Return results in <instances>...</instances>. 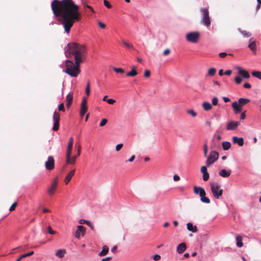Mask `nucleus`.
<instances>
[{"instance_id":"a19ab883","label":"nucleus","mask_w":261,"mask_h":261,"mask_svg":"<svg viewBox=\"0 0 261 261\" xmlns=\"http://www.w3.org/2000/svg\"><path fill=\"white\" fill-rule=\"evenodd\" d=\"M234 81L237 84H239L242 82V79L240 76H237L234 78Z\"/></svg>"},{"instance_id":"aec40b11","label":"nucleus","mask_w":261,"mask_h":261,"mask_svg":"<svg viewBox=\"0 0 261 261\" xmlns=\"http://www.w3.org/2000/svg\"><path fill=\"white\" fill-rule=\"evenodd\" d=\"M186 249V245L185 243H180L177 247V251L178 253H182Z\"/></svg>"},{"instance_id":"5fc2aeb1","label":"nucleus","mask_w":261,"mask_h":261,"mask_svg":"<svg viewBox=\"0 0 261 261\" xmlns=\"http://www.w3.org/2000/svg\"><path fill=\"white\" fill-rule=\"evenodd\" d=\"M107 102L110 105H113L115 102V100L114 99L110 98L107 100Z\"/></svg>"},{"instance_id":"a211bd4d","label":"nucleus","mask_w":261,"mask_h":261,"mask_svg":"<svg viewBox=\"0 0 261 261\" xmlns=\"http://www.w3.org/2000/svg\"><path fill=\"white\" fill-rule=\"evenodd\" d=\"M231 174V171H227L225 169H222L219 172V175L223 177H227Z\"/></svg>"},{"instance_id":"8fccbe9b","label":"nucleus","mask_w":261,"mask_h":261,"mask_svg":"<svg viewBox=\"0 0 261 261\" xmlns=\"http://www.w3.org/2000/svg\"><path fill=\"white\" fill-rule=\"evenodd\" d=\"M202 173H207V167L206 166H202L200 169Z\"/></svg>"},{"instance_id":"f3484780","label":"nucleus","mask_w":261,"mask_h":261,"mask_svg":"<svg viewBox=\"0 0 261 261\" xmlns=\"http://www.w3.org/2000/svg\"><path fill=\"white\" fill-rule=\"evenodd\" d=\"M232 141L234 144H238L240 146L244 145V139L243 138H238L236 136L232 137Z\"/></svg>"},{"instance_id":"a878e982","label":"nucleus","mask_w":261,"mask_h":261,"mask_svg":"<svg viewBox=\"0 0 261 261\" xmlns=\"http://www.w3.org/2000/svg\"><path fill=\"white\" fill-rule=\"evenodd\" d=\"M66 253V250L65 249H59L57 251L56 253V255L59 257V258H62L64 257Z\"/></svg>"},{"instance_id":"6ab92c4d","label":"nucleus","mask_w":261,"mask_h":261,"mask_svg":"<svg viewBox=\"0 0 261 261\" xmlns=\"http://www.w3.org/2000/svg\"><path fill=\"white\" fill-rule=\"evenodd\" d=\"M136 67L134 66H132L131 71L126 73V75L127 76H135L138 74L136 70Z\"/></svg>"},{"instance_id":"052dcab7","label":"nucleus","mask_w":261,"mask_h":261,"mask_svg":"<svg viewBox=\"0 0 261 261\" xmlns=\"http://www.w3.org/2000/svg\"><path fill=\"white\" fill-rule=\"evenodd\" d=\"M170 52V50L168 48L165 49L164 52H163V55L164 56H166L168 54H169Z\"/></svg>"},{"instance_id":"09e8293b","label":"nucleus","mask_w":261,"mask_h":261,"mask_svg":"<svg viewBox=\"0 0 261 261\" xmlns=\"http://www.w3.org/2000/svg\"><path fill=\"white\" fill-rule=\"evenodd\" d=\"M103 4L108 8H110L112 7V5L107 0H104Z\"/></svg>"},{"instance_id":"3c124183","label":"nucleus","mask_w":261,"mask_h":261,"mask_svg":"<svg viewBox=\"0 0 261 261\" xmlns=\"http://www.w3.org/2000/svg\"><path fill=\"white\" fill-rule=\"evenodd\" d=\"M47 231L49 233L51 234H54L56 233V232L51 229L50 226H48L47 227Z\"/></svg>"},{"instance_id":"2eb2a0df","label":"nucleus","mask_w":261,"mask_h":261,"mask_svg":"<svg viewBox=\"0 0 261 261\" xmlns=\"http://www.w3.org/2000/svg\"><path fill=\"white\" fill-rule=\"evenodd\" d=\"M194 192L196 194H198L199 196H201L202 195H206L205 190L204 189L200 187H194Z\"/></svg>"},{"instance_id":"2f4dec72","label":"nucleus","mask_w":261,"mask_h":261,"mask_svg":"<svg viewBox=\"0 0 261 261\" xmlns=\"http://www.w3.org/2000/svg\"><path fill=\"white\" fill-rule=\"evenodd\" d=\"M200 200L205 203L208 204L210 203V200L208 198L205 196V195H202L200 196Z\"/></svg>"},{"instance_id":"423d86ee","label":"nucleus","mask_w":261,"mask_h":261,"mask_svg":"<svg viewBox=\"0 0 261 261\" xmlns=\"http://www.w3.org/2000/svg\"><path fill=\"white\" fill-rule=\"evenodd\" d=\"M200 34L198 32H192L186 35V39L187 41L191 43H197L199 40Z\"/></svg>"},{"instance_id":"79ce46f5","label":"nucleus","mask_w":261,"mask_h":261,"mask_svg":"<svg viewBox=\"0 0 261 261\" xmlns=\"http://www.w3.org/2000/svg\"><path fill=\"white\" fill-rule=\"evenodd\" d=\"M218 103V99L217 97H214L212 98V104L214 106H217Z\"/></svg>"},{"instance_id":"69168bd1","label":"nucleus","mask_w":261,"mask_h":261,"mask_svg":"<svg viewBox=\"0 0 261 261\" xmlns=\"http://www.w3.org/2000/svg\"><path fill=\"white\" fill-rule=\"evenodd\" d=\"M231 73L232 71L231 70H227L225 72L224 74L227 75H230L231 74Z\"/></svg>"},{"instance_id":"f03ea898","label":"nucleus","mask_w":261,"mask_h":261,"mask_svg":"<svg viewBox=\"0 0 261 261\" xmlns=\"http://www.w3.org/2000/svg\"><path fill=\"white\" fill-rule=\"evenodd\" d=\"M67 55L72 54L74 55V60L78 62H82L85 56L86 49L83 45L76 43L68 44L65 48Z\"/></svg>"},{"instance_id":"39448f33","label":"nucleus","mask_w":261,"mask_h":261,"mask_svg":"<svg viewBox=\"0 0 261 261\" xmlns=\"http://www.w3.org/2000/svg\"><path fill=\"white\" fill-rule=\"evenodd\" d=\"M210 186L213 196L216 199H219L223 194V189L221 188L220 185L218 182H212Z\"/></svg>"},{"instance_id":"49530a36","label":"nucleus","mask_w":261,"mask_h":261,"mask_svg":"<svg viewBox=\"0 0 261 261\" xmlns=\"http://www.w3.org/2000/svg\"><path fill=\"white\" fill-rule=\"evenodd\" d=\"M59 122H54V124L53 126V129L54 130H57L59 128Z\"/></svg>"},{"instance_id":"72a5a7b5","label":"nucleus","mask_w":261,"mask_h":261,"mask_svg":"<svg viewBox=\"0 0 261 261\" xmlns=\"http://www.w3.org/2000/svg\"><path fill=\"white\" fill-rule=\"evenodd\" d=\"M54 122H59L60 115L57 112H55L53 115Z\"/></svg>"},{"instance_id":"0eeeda50","label":"nucleus","mask_w":261,"mask_h":261,"mask_svg":"<svg viewBox=\"0 0 261 261\" xmlns=\"http://www.w3.org/2000/svg\"><path fill=\"white\" fill-rule=\"evenodd\" d=\"M201 11L203 15L201 20V22L206 27H208L211 24V19L209 16L208 10L207 8H203Z\"/></svg>"},{"instance_id":"cd10ccee","label":"nucleus","mask_w":261,"mask_h":261,"mask_svg":"<svg viewBox=\"0 0 261 261\" xmlns=\"http://www.w3.org/2000/svg\"><path fill=\"white\" fill-rule=\"evenodd\" d=\"M33 254H34V251H30V252H28L27 253H25V254H22L21 255H20V256L19 258H18L16 260V261H20L21 259H22L23 258L31 256Z\"/></svg>"},{"instance_id":"338daca9","label":"nucleus","mask_w":261,"mask_h":261,"mask_svg":"<svg viewBox=\"0 0 261 261\" xmlns=\"http://www.w3.org/2000/svg\"><path fill=\"white\" fill-rule=\"evenodd\" d=\"M223 99L224 100L225 102H228L230 101V99L227 97H223Z\"/></svg>"},{"instance_id":"bb28decb","label":"nucleus","mask_w":261,"mask_h":261,"mask_svg":"<svg viewBox=\"0 0 261 261\" xmlns=\"http://www.w3.org/2000/svg\"><path fill=\"white\" fill-rule=\"evenodd\" d=\"M109 250V247L107 246H103L102 250L98 253V255L100 256H102L106 255L108 252Z\"/></svg>"},{"instance_id":"9b49d317","label":"nucleus","mask_w":261,"mask_h":261,"mask_svg":"<svg viewBox=\"0 0 261 261\" xmlns=\"http://www.w3.org/2000/svg\"><path fill=\"white\" fill-rule=\"evenodd\" d=\"M87 98L86 97H84L81 105L80 116L83 117L87 112Z\"/></svg>"},{"instance_id":"7ed1b4c3","label":"nucleus","mask_w":261,"mask_h":261,"mask_svg":"<svg viewBox=\"0 0 261 261\" xmlns=\"http://www.w3.org/2000/svg\"><path fill=\"white\" fill-rule=\"evenodd\" d=\"M80 63L81 62L77 63L76 61H75V63H73L70 60H66L64 72L71 77H77L80 73Z\"/></svg>"},{"instance_id":"c85d7f7f","label":"nucleus","mask_w":261,"mask_h":261,"mask_svg":"<svg viewBox=\"0 0 261 261\" xmlns=\"http://www.w3.org/2000/svg\"><path fill=\"white\" fill-rule=\"evenodd\" d=\"M216 73V69L215 68H211L207 71V76H213Z\"/></svg>"},{"instance_id":"c756f323","label":"nucleus","mask_w":261,"mask_h":261,"mask_svg":"<svg viewBox=\"0 0 261 261\" xmlns=\"http://www.w3.org/2000/svg\"><path fill=\"white\" fill-rule=\"evenodd\" d=\"M231 146V144L229 142H223L222 143V147L223 149L224 150H227L230 148Z\"/></svg>"},{"instance_id":"4d7b16f0","label":"nucleus","mask_w":261,"mask_h":261,"mask_svg":"<svg viewBox=\"0 0 261 261\" xmlns=\"http://www.w3.org/2000/svg\"><path fill=\"white\" fill-rule=\"evenodd\" d=\"M122 146H123V144H121V143L117 145L116 146V151H119L121 149Z\"/></svg>"},{"instance_id":"c9c22d12","label":"nucleus","mask_w":261,"mask_h":261,"mask_svg":"<svg viewBox=\"0 0 261 261\" xmlns=\"http://www.w3.org/2000/svg\"><path fill=\"white\" fill-rule=\"evenodd\" d=\"M187 113L191 115L193 117H195L197 116V113L192 109L187 110Z\"/></svg>"},{"instance_id":"13d9d810","label":"nucleus","mask_w":261,"mask_h":261,"mask_svg":"<svg viewBox=\"0 0 261 261\" xmlns=\"http://www.w3.org/2000/svg\"><path fill=\"white\" fill-rule=\"evenodd\" d=\"M88 225L91 229H93L94 226L93 224L89 221H87L86 223Z\"/></svg>"},{"instance_id":"6e6d98bb","label":"nucleus","mask_w":261,"mask_h":261,"mask_svg":"<svg viewBox=\"0 0 261 261\" xmlns=\"http://www.w3.org/2000/svg\"><path fill=\"white\" fill-rule=\"evenodd\" d=\"M98 24L101 29H105L106 28V25L100 21H98Z\"/></svg>"},{"instance_id":"603ef678","label":"nucleus","mask_w":261,"mask_h":261,"mask_svg":"<svg viewBox=\"0 0 261 261\" xmlns=\"http://www.w3.org/2000/svg\"><path fill=\"white\" fill-rule=\"evenodd\" d=\"M16 204H17L16 202H14L11 205V206H10V207L9 208L10 211H13V210H14L16 207Z\"/></svg>"},{"instance_id":"ea45409f","label":"nucleus","mask_w":261,"mask_h":261,"mask_svg":"<svg viewBox=\"0 0 261 261\" xmlns=\"http://www.w3.org/2000/svg\"><path fill=\"white\" fill-rule=\"evenodd\" d=\"M85 92H86V93L87 95V96H89L90 94V83L89 82L87 83V86L86 87V89H85Z\"/></svg>"},{"instance_id":"4be33fe9","label":"nucleus","mask_w":261,"mask_h":261,"mask_svg":"<svg viewBox=\"0 0 261 261\" xmlns=\"http://www.w3.org/2000/svg\"><path fill=\"white\" fill-rule=\"evenodd\" d=\"M187 229L188 230L192 232H196L197 231V227L196 225H193L191 222H189L187 224Z\"/></svg>"},{"instance_id":"4c0bfd02","label":"nucleus","mask_w":261,"mask_h":261,"mask_svg":"<svg viewBox=\"0 0 261 261\" xmlns=\"http://www.w3.org/2000/svg\"><path fill=\"white\" fill-rule=\"evenodd\" d=\"M114 71H115L117 73H123L124 72V70L121 68H113Z\"/></svg>"},{"instance_id":"dca6fc26","label":"nucleus","mask_w":261,"mask_h":261,"mask_svg":"<svg viewBox=\"0 0 261 261\" xmlns=\"http://www.w3.org/2000/svg\"><path fill=\"white\" fill-rule=\"evenodd\" d=\"M232 107L234 109L236 113H240L242 112V106L237 101H234L232 103Z\"/></svg>"},{"instance_id":"f257e3e1","label":"nucleus","mask_w":261,"mask_h":261,"mask_svg":"<svg viewBox=\"0 0 261 261\" xmlns=\"http://www.w3.org/2000/svg\"><path fill=\"white\" fill-rule=\"evenodd\" d=\"M51 8L56 17H61L60 22L67 33H69L74 22L81 19L79 7L72 0H54Z\"/></svg>"},{"instance_id":"7c9ffc66","label":"nucleus","mask_w":261,"mask_h":261,"mask_svg":"<svg viewBox=\"0 0 261 261\" xmlns=\"http://www.w3.org/2000/svg\"><path fill=\"white\" fill-rule=\"evenodd\" d=\"M250 101V100L247 98H240L238 100V103H239L241 106L244 105L246 103H248Z\"/></svg>"},{"instance_id":"bf43d9fd","label":"nucleus","mask_w":261,"mask_h":261,"mask_svg":"<svg viewBox=\"0 0 261 261\" xmlns=\"http://www.w3.org/2000/svg\"><path fill=\"white\" fill-rule=\"evenodd\" d=\"M161 258V256L160 255L156 254L153 256V259L154 260H158Z\"/></svg>"},{"instance_id":"412c9836","label":"nucleus","mask_w":261,"mask_h":261,"mask_svg":"<svg viewBox=\"0 0 261 261\" xmlns=\"http://www.w3.org/2000/svg\"><path fill=\"white\" fill-rule=\"evenodd\" d=\"M74 173H75V170H73L71 171L67 175V176H66L65 179V182L66 183V184H67L70 181V180L72 178V176L74 174Z\"/></svg>"},{"instance_id":"774afa93","label":"nucleus","mask_w":261,"mask_h":261,"mask_svg":"<svg viewBox=\"0 0 261 261\" xmlns=\"http://www.w3.org/2000/svg\"><path fill=\"white\" fill-rule=\"evenodd\" d=\"M111 259V257H107L101 259V261H109Z\"/></svg>"},{"instance_id":"1a4fd4ad","label":"nucleus","mask_w":261,"mask_h":261,"mask_svg":"<svg viewBox=\"0 0 261 261\" xmlns=\"http://www.w3.org/2000/svg\"><path fill=\"white\" fill-rule=\"evenodd\" d=\"M58 185V178H55L51 184L50 187L48 189V193L52 196L55 192Z\"/></svg>"},{"instance_id":"4468645a","label":"nucleus","mask_w":261,"mask_h":261,"mask_svg":"<svg viewBox=\"0 0 261 261\" xmlns=\"http://www.w3.org/2000/svg\"><path fill=\"white\" fill-rule=\"evenodd\" d=\"M237 69L238 71V73L240 75L243 76L244 78L248 79L250 77L249 74L248 72L245 69H243L240 66L237 67Z\"/></svg>"},{"instance_id":"f704fd0d","label":"nucleus","mask_w":261,"mask_h":261,"mask_svg":"<svg viewBox=\"0 0 261 261\" xmlns=\"http://www.w3.org/2000/svg\"><path fill=\"white\" fill-rule=\"evenodd\" d=\"M73 99V95L71 93H69L66 96V102H72Z\"/></svg>"},{"instance_id":"a18cd8bd","label":"nucleus","mask_w":261,"mask_h":261,"mask_svg":"<svg viewBox=\"0 0 261 261\" xmlns=\"http://www.w3.org/2000/svg\"><path fill=\"white\" fill-rule=\"evenodd\" d=\"M107 122H108L107 119H105H105H102L101 120V121H100V123H99V125H100V126H104L105 125H106V123H107Z\"/></svg>"},{"instance_id":"ddd939ff","label":"nucleus","mask_w":261,"mask_h":261,"mask_svg":"<svg viewBox=\"0 0 261 261\" xmlns=\"http://www.w3.org/2000/svg\"><path fill=\"white\" fill-rule=\"evenodd\" d=\"M240 124L239 121H230L227 125V129L228 130H233L237 128Z\"/></svg>"},{"instance_id":"6e6552de","label":"nucleus","mask_w":261,"mask_h":261,"mask_svg":"<svg viewBox=\"0 0 261 261\" xmlns=\"http://www.w3.org/2000/svg\"><path fill=\"white\" fill-rule=\"evenodd\" d=\"M219 158V153L216 151H212L207 158L206 164L207 166H210L215 163Z\"/></svg>"},{"instance_id":"de8ad7c7","label":"nucleus","mask_w":261,"mask_h":261,"mask_svg":"<svg viewBox=\"0 0 261 261\" xmlns=\"http://www.w3.org/2000/svg\"><path fill=\"white\" fill-rule=\"evenodd\" d=\"M58 110L59 111H63V112L65 111L64 106V103H60L59 105V106H58Z\"/></svg>"},{"instance_id":"9d476101","label":"nucleus","mask_w":261,"mask_h":261,"mask_svg":"<svg viewBox=\"0 0 261 261\" xmlns=\"http://www.w3.org/2000/svg\"><path fill=\"white\" fill-rule=\"evenodd\" d=\"M54 159L52 156H49L48 158L47 161L45 162V168L46 169L51 170L54 168Z\"/></svg>"},{"instance_id":"e2e57ef3","label":"nucleus","mask_w":261,"mask_h":261,"mask_svg":"<svg viewBox=\"0 0 261 261\" xmlns=\"http://www.w3.org/2000/svg\"><path fill=\"white\" fill-rule=\"evenodd\" d=\"M244 87L247 89L250 88L251 85L248 83H245L244 85Z\"/></svg>"},{"instance_id":"37998d69","label":"nucleus","mask_w":261,"mask_h":261,"mask_svg":"<svg viewBox=\"0 0 261 261\" xmlns=\"http://www.w3.org/2000/svg\"><path fill=\"white\" fill-rule=\"evenodd\" d=\"M203 174V179L204 181H207L210 177L209 173L208 172L202 173Z\"/></svg>"},{"instance_id":"c03bdc74","label":"nucleus","mask_w":261,"mask_h":261,"mask_svg":"<svg viewBox=\"0 0 261 261\" xmlns=\"http://www.w3.org/2000/svg\"><path fill=\"white\" fill-rule=\"evenodd\" d=\"M203 150H204V156L206 157V156H207V151H208L207 145L206 144L204 145Z\"/></svg>"},{"instance_id":"0e129e2a","label":"nucleus","mask_w":261,"mask_h":261,"mask_svg":"<svg viewBox=\"0 0 261 261\" xmlns=\"http://www.w3.org/2000/svg\"><path fill=\"white\" fill-rule=\"evenodd\" d=\"M227 55V54L225 52H222L219 54V57L221 58H224Z\"/></svg>"},{"instance_id":"473e14b6","label":"nucleus","mask_w":261,"mask_h":261,"mask_svg":"<svg viewBox=\"0 0 261 261\" xmlns=\"http://www.w3.org/2000/svg\"><path fill=\"white\" fill-rule=\"evenodd\" d=\"M238 30L244 37H249L251 35L249 32L246 31H242L240 29H239Z\"/></svg>"},{"instance_id":"680f3d73","label":"nucleus","mask_w":261,"mask_h":261,"mask_svg":"<svg viewBox=\"0 0 261 261\" xmlns=\"http://www.w3.org/2000/svg\"><path fill=\"white\" fill-rule=\"evenodd\" d=\"M180 179V177L178 175L175 174L173 176V180L174 181H178Z\"/></svg>"},{"instance_id":"e433bc0d","label":"nucleus","mask_w":261,"mask_h":261,"mask_svg":"<svg viewBox=\"0 0 261 261\" xmlns=\"http://www.w3.org/2000/svg\"><path fill=\"white\" fill-rule=\"evenodd\" d=\"M252 75L255 77L261 80V72L259 71H254L252 73Z\"/></svg>"},{"instance_id":"b1692460","label":"nucleus","mask_w":261,"mask_h":261,"mask_svg":"<svg viewBox=\"0 0 261 261\" xmlns=\"http://www.w3.org/2000/svg\"><path fill=\"white\" fill-rule=\"evenodd\" d=\"M236 240L237 242V246L238 247L241 248L243 246V244L242 242L243 238L242 236L238 235L236 237Z\"/></svg>"},{"instance_id":"20e7f679","label":"nucleus","mask_w":261,"mask_h":261,"mask_svg":"<svg viewBox=\"0 0 261 261\" xmlns=\"http://www.w3.org/2000/svg\"><path fill=\"white\" fill-rule=\"evenodd\" d=\"M73 143V139L70 137L69 139L68 143L67 145L66 153V161L67 164L73 165L75 163L76 158L80 155L81 154V146H79L77 150V154L76 155L71 156V151L72 149V146Z\"/></svg>"},{"instance_id":"864d4df0","label":"nucleus","mask_w":261,"mask_h":261,"mask_svg":"<svg viewBox=\"0 0 261 261\" xmlns=\"http://www.w3.org/2000/svg\"><path fill=\"white\" fill-rule=\"evenodd\" d=\"M150 71L148 70H146L144 71V76L145 77H148L150 76Z\"/></svg>"},{"instance_id":"393cba45","label":"nucleus","mask_w":261,"mask_h":261,"mask_svg":"<svg viewBox=\"0 0 261 261\" xmlns=\"http://www.w3.org/2000/svg\"><path fill=\"white\" fill-rule=\"evenodd\" d=\"M249 48L252 51H254L256 49V45L255 41L252 39L249 40V44L248 45Z\"/></svg>"},{"instance_id":"5701e85b","label":"nucleus","mask_w":261,"mask_h":261,"mask_svg":"<svg viewBox=\"0 0 261 261\" xmlns=\"http://www.w3.org/2000/svg\"><path fill=\"white\" fill-rule=\"evenodd\" d=\"M202 106L205 111H208L212 109V105L208 102L204 101L202 103Z\"/></svg>"},{"instance_id":"58836bf2","label":"nucleus","mask_w":261,"mask_h":261,"mask_svg":"<svg viewBox=\"0 0 261 261\" xmlns=\"http://www.w3.org/2000/svg\"><path fill=\"white\" fill-rule=\"evenodd\" d=\"M122 43L124 46L128 48H133V45L125 41H122Z\"/></svg>"},{"instance_id":"f8f14e48","label":"nucleus","mask_w":261,"mask_h":261,"mask_svg":"<svg viewBox=\"0 0 261 261\" xmlns=\"http://www.w3.org/2000/svg\"><path fill=\"white\" fill-rule=\"evenodd\" d=\"M77 229L75 233V237L79 239L81 237V236H84V232L85 231V228L83 226L79 225L77 227Z\"/></svg>"}]
</instances>
